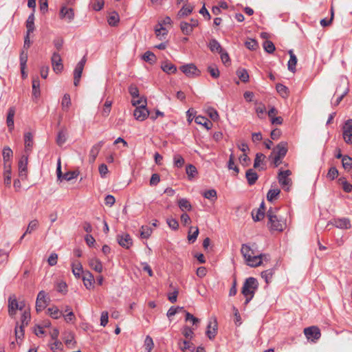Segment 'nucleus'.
I'll return each instance as SVG.
<instances>
[{"label": "nucleus", "instance_id": "nucleus-58", "mask_svg": "<svg viewBox=\"0 0 352 352\" xmlns=\"http://www.w3.org/2000/svg\"><path fill=\"white\" fill-rule=\"evenodd\" d=\"M174 165L177 168H181L184 164V159L182 155L176 154L173 157Z\"/></svg>", "mask_w": 352, "mask_h": 352}, {"label": "nucleus", "instance_id": "nucleus-26", "mask_svg": "<svg viewBox=\"0 0 352 352\" xmlns=\"http://www.w3.org/2000/svg\"><path fill=\"white\" fill-rule=\"evenodd\" d=\"M34 12H32L27 21H26V28H27V33L28 34H30L31 33H32L35 29V27H34Z\"/></svg>", "mask_w": 352, "mask_h": 352}, {"label": "nucleus", "instance_id": "nucleus-51", "mask_svg": "<svg viewBox=\"0 0 352 352\" xmlns=\"http://www.w3.org/2000/svg\"><path fill=\"white\" fill-rule=\"evenodd\" d=\"M264 216H265V212L261 209H257L256 211V213H255L254 210H253L252 212V217L254 221H261V219H263Z\"/></svg>", "mask_w": 352, "mask_h": 352}, {"label": "nucleus", "instance_id": "nucleus-23", "mask_svg": "<svg viewBox=\"0 0 352 352\" xmlns=\"http://www.w3.org/2000/svg\"><path fill=\"white\" fill-rule=\"evenodd\" d=\"M24 144L25 152H30L33 146V136L30 132L25 133Z\"/></svg>", "mask_w": 352, "mask_h": 352}, {"label": "nucleus", "instance_id": "nucleus-60", "mask_svg": "<svg viewBox=\"0 0 352 352\" xmlns=\"http://www.w3.org/2000/svg\"><path fill=\"white\" fill-rule=\"evenodd\" d=\"M207 114L213 121H217L219 119V113L214 108H208Z\"/></svg>", "mask_w": 352, "mask_h": 352}, {"label": "nucleus", "instance_id": "nucleus-62", "mask_svg": "<svg viewBox=\"0 0 352 352\" xmlns=\"http://www.w3.org/2000/svg\"><path fill=\"white\" fill-rule=\"evenodd\" d=\"M166 223L168 225V226L174 230H177L179 228V223L175 219L168 218L166 220Z\"/></svg>", "mask_w": 352, "mask_h": 352}, {"label": "nucleus", "instance_id": "nucleus-56", "mask_svg": "<svg viewBox=\"0 0 352 352\" xmlns=\"http://www.w3.org/2000/svg\"><path fill=\"white\" fill-rule=\"evenodd\" d=\"M144 346L146 352H151L152 349L153 348L154 344L153 339L151 336H147L144 340Z\"/></svg>", "mask_w": 352, "mask_h": 352}, {"label": "nucleus", "instance_id": "nucleus-41", "mask_svg": "<svg viewBox=\"0 0 352 352\" xmlns=\"http://www.w3.org/2000/svg\"><path fill=\"white\" fill-rule=\"evenodd\" d=\"M47 311L50 316L54 319H58L63 316L62 311H60L56 307L48 308Z\"/></svg>", "mask_w": 352, "mask_h": 352}, {"label": "nucleus", "instance_id": "nucleus-64", "mask_svg": "<svg viewBox=\"0 0 352 352\" xmlns=\"http://www.w3.org/2000/svg\"><path fill=\"white\" fill-rule=\"evenodd\" d=\"M129 92L132 96L133 99L139 98V90L138 87L135 85H131L129 87Z\"/></svg>", "mask_w": 352, "mask_h": 352}, {"label": "nucleus", "instance_id": "nucleus-61", "mask_svg": "<svg viewBox=\"0 0 352 352\" xmlns=\"http://www.w3.org/2000/svg\"><path fill=\"white\" fill-rule=\"evenodd\" d=\"M30 320V314L28 311H25L21 317V324L24 327L25 325H28L29 321Z\"/></svg>", "mask_w": 352, "mask_h": 352}, {"label": "nucleus", "instance_id": "nucleus-3", "mask_svg": "<svg viewBox=\"0 0 352 352\" xmlns=\"http://www.w3.org/2000/svg\"><path fill=\"white\" fill-rule=\"evenodd\" d=\"M287 142H280L273 148L269 159L272 160L275 167L278 166L282 163V160L287 153Z\"/></svg>", "mask_w": 352, "mask_h": 352}, {"label": "nucleus", "instance_id": "nucleus-42", "mask_svg": "<svg viewBox=\"0 0 352 352\" xmlns=\"http://www.w3.org/2000/svg\"><path fill=\"white\" fill-rule=\"evenodd\" d=\"M280 190L278 188L270 189L267 194V199L268 201L272 202L278 195L280 194Z\"/></svg>", "mask_w": 352, "mask_h": 352}, {"label": "nucleus", "instance_id": "nucleus-46", "mask_svg": "<svg viewBox=\"0 0 352 352\" xmlns=\"http://www.w3.org/2000/svg\"><path fill=\"white\" fill-rule=\"evenodd\" d=\"M6 170L4 172V184L6 186H10L11 184V167L10 164H9L6 168L5 167Z\"/></svg>", "mask_w": 352, "mask_h": 352}, {"label": "nucleus", "instance_id": "nucleus-1", "mask_svg": "<svg viewBox=\"0 0 352 352\" xmlns=\"http://www.w3.org/2000/svg\"><path fill=\"white\" fill-rule=\"evenodd\" d=\"M256 244L250 246L248 244H243L241 248V252L247 264L250 267H256L263 264V261H268L270 256L265 254H258L254 247Z\"/></svg>", "mask_w": 352, "mask_h": 352}, {"label": "nucleus", "instance_id": "nucleus-4", "mask_svg": "<svg viewBox=\"0 0 352 352\" xmlns=\"http://www.w3.org/2000/svg\"><path fill=\"white\" fill-rule=\"evenodd\" d=\"M258 283L255 278H248L243 283L241 293L245 297V305H248L253 298L255 292L258 289Z\"/></svg>", "mask_w": 352, "mask_h": 352}, {"label": "nucleus", "instance_id": "nucleus-8", "mask_svg": "<svg viewBox=\"0 0 352 352\" xmlns=\"http://www.w3.org/2000/svg\"><path fill=\"white\" fill-rule=\"evenodd\" d=\"M49 298H47V294L44 291L38 292L36 300V310L37 312L43 310L48 304Z\"/></svg>", "mask_w": 352, "mask_h": 352}, {"label": "nucleus", "instance_id": "nucleus-13", "mask_svg": "<svg viewBox=\"0 0 352 352\" xmlns=\"http://www.w3.org/2000/svg\"><path fill=\"white\" fill-rule=\"evenodd\" d=\"M104 144V142L103 140L98 142L96 144H94L89 152V162L90 163H94L101 149V148L103 146Z\"/></svg>", "mask_w": 352, "mask_h": 352}, {"label": "nucleus", "instance_id": "nucleus-59", "mask_svg": "<svg viewBox=\"0 0 352 352\" xmlns=\"http://www.w3.org/2000/svg\"><path fill=\"white\" fill-rule=\"evenodd\" d=\"M50 348L54 351H62L63 344L58 340H53V342L50 343Z\"/></svg>", "mask_w": 352, "mask_h": 352}, {"label": "nucleus", "instance_id": "nucleus-12", "mask_svg": "<svg viewBox=\"0 0 352 352\" xmlns=\"http://www.w3.org/2000/svg\"><path fill=\"white\" fill-rule=\"evenodd\" d=\"M22 310L23 307H19V303L17 302L15 296H10L8 298V313L10 316L16 314V310Z\"/></svg>", "mask_w": 352, "mask_h": 352}, {"label": "nucleus", "instance_id": "nucleus-10", "mask_svg": "<svg viewBox=\"0 0 352 352\" xmlns=\"http://www.w3.org/2000/svg\"><path fill=\"white\" fill-rule=\"evenodd\" d=\"M343 138L348 144H352V119L345 122L343 126Z\"/></svg>", "mask_w": 352, "mask_h": 352}, {"label": "nucleus", "instance_id": "nucleus-17", "mask_svg": "<svg viewBox=\"0 0 352 352\" xmlns=\"http://www.w3.org/2000/svg\"><path fill=\"white\" fill-rule=\"evenodd\" d=\"M88 264L89 266L96 272L100 273L102 272V264L98 258L96 257L89 258Z\"/></svg>", "mask_w": 352, "mask_h": 352}, {"label": "nucleus", "instance_id": "nucleus-30", "mask_svg": "<svg viewBox=\"0 0 352 352\" xmlns=\"http://www.w3.org/2000/svg\"><path fill=\"white\" fill-rule=\"evenodd\" d=\"M38 220L34 219V220L31 221L29 223L25 233L21 237V240H22L24 238L25 234H31L33 231L36 230L38 228Z\"/></svg>", "mask_w": 352, "mask_h": 352}, {"label": "nucleus", "instance_id": "nucleus-40", "mask_svg": "<svg viewBox=\"0 0 352 352\" xmlns=\"http://www.w3.org/2000/svg\"><path fill=\"white\" fill-rule=\"evenodd\" d=\"M180 29H181L182 33L185 35H190L193 31V29L191 28L189 23H187L185 21L181 22Z\"/></svg>", "mask_w": 352, "mask_h": 352}, {"label": "nucleus", "instance_id": "nucleus-28", "mask_svg": "<svg viewBox=\"0 0 352 352\" xmlns=\"http://www.w3.org/2000/svg\"><path fill=\"white\" fill-rule=\"evenodd\" d=\"M336 227L341 229H348L351 227V222L349 219L343 218L335 221Z\"/></svg>", "mask_w": 352, "mask_h": 352}, {"label": "nucleus", "instance_id": "nucleus-15", "mask_svg": "<svg viewBox=\"0 0 352 352\" xmlns=\"http://www.w3.org/2000/svg\"><path fill=\"white\" fill-rule=\"evenodd\" d=\"M217 331V322L216 319H214L213 321H209L207 326L206 335L210 340H212L215 337Z\"/></svg>", "mask_w": 352, "mask_h": 352}, {"label": "nucleus", "instance_id": "nucleus-38", "mask_svg": "<svg viewBox=\"0 0 352 352\" xmlns=\"http://www.w3.org/2000/svg\"><path fill=\"white\" fill-rule=\"evenodd\" d=\"M186 172L190 180L194 178L195 176L197 174V170L196 167L192 164H188L186 166Z\"/></svg>", "mask_w": 352, "mask_h": 352}, {"label": "nucleus", "instance_id": "nucleus-36", "mask_svg": "<svg viewBox=\"0 0 352 352\" xmlns=\"http://www.w3.org/2000/svg\"><path fill=\"white\" fill-rule=\"evenodd\" d=\"M234 160H235V157H234V154L232 153L229 157V160L228 162V168L229 170H233L235 172L236 175H237L239 172V169L238 166L234 164Z\"/></svg>", "mask_w": 352, "mask_h": 352}, {"label": "nucleus", "instance_id": "nucleus-11", "mask_svg": "<svg viewBox=\"0 0 352 352\" xmlns=\"http://www.w3.org/2000/svg\"><path fill=\"white\" fill-rule=\"evenodd\" d=\"M28 155H22L19 162V175L22 179L27 177Z\"/></svg>", "mask_w": 352, "mask_h": 352}, {"label": "nucleus", "instance_id": "nucleus-25", "mask_svg": "<svg viewBox=\"0 0 352 352\" xmlns=\"http://www.w3.org/2000/svg\"><path fill=\"white\" fill-rule=\"evenodd\" d=\"M195 122L198 124L204 126L207 129H210L212 126V122L208 118L201 116H196Z\"/></svg>", "mask_w": 352, "mask_h": 352}, {"label": "nucleus", "instance_id": "nucleus-29", "mask_svg": "<svg viewBox=\"0 0 352 352\" xmlns=\"http://www.w3.org/2000/svg\"><path fill=\"white\" fill-rule=\"evenodd\" d=\"M178 206L182 211H190L192 206L189 201L185 198H181L178 200Z\"/></svg>", "mask_w": 352, "mask_h": 352}, {"label": "nucleus", "instance_id": "nucleus-19", "mask_svg": "<svg viewBox=\"0 0 352 352\" xmlns=\"http://www.w3.org/2000/svg\"><path fill=\"white\" fill-rule=\"evenodd\" d=\"M67 139V131L65 127H63L58 133L56 139V144L61 146H63Z\"/></svg>", "mask_w": 352, "mask_h": 352}, {"label": "nucleus", "instance_id": "nucleus-24", "mask_svg": "<svg viewBox=\"0 0 352 352\" xmlns=\"http://www.w3.org/2000/svg\"><path fill=\"white\" fill-rule=\"evenodd\" d=\"M2 155L4 161L5 167L6 168V166H8V162L12 157L13 152L10 147L6 146L3 149Z\"/></svg>", "mask_w": 352, "mask_h": 352}, {"label": "nucleus", "instance_id": "nucleus-48", "mask_svg": "<svg viewBox=\"0 0 352 352\" xmlns=\"http://www.w3.org/2000/svg\"><path fill=\"white\" fill-rule=\"evenodd\" d=\"M236 75L238 76L239 78L243 82H246L249 80V74L248 72L244 69L237 70Z\"/></svg>", "mask_w": 352, "mask_h": 352}, {"label": "nucleus", "instance_id": "nucleus-43", "mask_svg": "<svg viewBox=\"0 0 352 352\" xmlns=\"http://www.w3.org/2000/svg\"><path fill=\"white\" fill-rule=\"evenodd\" d=\"M120 21V17L118 13L113 12L108 18V23L111 26H116Z\"/></svg>", "mask_w": 352, "mask_h": 352}, {"label": "nucleus", "instance_id": "nucleus-53", "mask_svg": "<svg viewBox=\"0 0 352 352\" xmlns=\"http://www.w3.org/2000/svg\"><path fill=\"white\" fill-rule=\"evenodd\" d=\"M112 104V101L109 100L108 99L105 101L103 109L102 111V115L104 117H107L111 111V107Z\"/></svg>", "mask_w": 352, "mask_h": 352}, {"label": "nucleus", "instance_id": "nucleus-22", "mask_svg": "<svg viewBox=\"0 0 352 352\" xmlns=\"http://www.w3.org/2000/svg\"><path fill=\"white\" fill-rule=\"evenodd\" d=\"M245 177L247 179L248 184L252 186L256 183L258 178V176L253 169L250 168L246 171Z\"/></svg>", "mask_w": 352, "mask_h": 352}, {"label": "nucleus", "instance_id": "nucleus-45", "mask_svg": "<svg viewBox=\"0 0 352 352\" xmlns=\"http://www.w3.org/2000/svg\"><path fill=\"white\" fill-rule=\"evenodd\" d=\"M40 83L38 78H33L32 80V94L33 96L37 98L40 95Z\"/></svg>", "mask_w": 352, "mask_h": 352}, {"label": "nucleus", "instance_id": "nucleus-63", "mask_svg": "<svg viewBox=\"0 0 352 352\" xmlns=\"http://www.w3.org/2000/svg\"><path fill=\"white\" fill-rule=\"evenodd\" d=\"M182 334L185 336L186 338L191 339L194 335V333L193 330L190 327L186 326L182 330Z\"/></svg>", "mask_w": 352, "mask_h": 352}, {"label": "nucleus", "instance_id": "nucleus-34", "mask_svg": "<svg viewBox=\"0 0 352 352\" xmlns=\"http://www.w3.org/2000/svg\"><path fill=\"white\" fill-rule=\"evenodd\" d=\"M142 59L148 63L153 65L155 63L156 56L153 52L147 51L142 55Z\"/></svg>", "mask_w": 352, "mask_h": 352}, {"label": "nucleus", "instance_id": "nucleus-31", "mask_svg": "<svg viewBox=\"0 0 352 352\" xmlns=\"http://www.w3.org/2000/svg\"><path fill=\"white\" fill-rule=\"evenodd\" d=\"M155 32L156 36L158 37L160 39L164 38V36H166L168 34L167 30L164 27H162V23H157V25H156L155 28Z\"/></svg>", "mask_w": 352, "mask_h": 352}, {"label": "nucleus", "instance_id": "nucleus-9", "mask_svg": "<svg viewBox=\"0 0 352 352\" xmlns=\"http://www.w3.org/2000/svg\"><path fill=\"white\" fill-rule=\"evenodd\" d=\"M74 11L71 8L67 6H62L59 12V17L60 19L66 21L67 23H71L74 19Z\"/></svg>", "mask_w": 352, "mask_h": 352}, {"label": "nucleus", "instance_id": "nucleus-35", "mask_svg": "<svg viewBox=\"0 0 352 352\" xmlns=\"http://www.w3.org/2000/svg\"><path fill=\"white\" fill-rule=\"evenodd\" d=\"M83 67H76L74 71V85L77 87L79 85L80 80L82 74Z\"/></svg>", "mask_w": 352, "mask_h": 352}, {"label": "nucleus", "instance_id": "nucleus-16", "mask_svg": "<svg viewBox=\"0 0 352 352\" xmlns=\"http://www.w3.org/2000/svg\"><path fill=\"white\" fill-rule=\"evenodd\" d=\"M82 281L84 285L87 289H91V288H93L94 277L90 272L86 271L84 272V274L82 276Z\"/></svg>", "mask_w": 352, "mask_h": 352}, {"label": "nucleus", "instance_id": "nucleus-21", "mask_svg": "<svg viewBox=\"0 0 352 352\" xmlns=\"http://www.w3.org/2000/svg\"><path fill=\"white\" fill-rule=\"evenodd\" d=\"M15 115V108L14 107H10L8 111L6 123L10 131L14 129V117Z\"/></svg>", "mask_w": 352, "mask_h": 352}, {"label": "nucleus", "instance_id": "nucleus-14", "mask_svg": "<svg viewBox=\"0 0 352 352\" xmlns=\"http://www.w3.org/2000/svg\"><path fill=\"white\" fill-rule=\"evenodd\" d=\"M117 241L120 246L126 249H129L133 244L132 239L127 233L118 235Z\"/></svg>", "mask_w": 352, "mask_h": 352}, {"label": "nucleus", "instance_id": "nucleus-39", "mask_svg": "<svg viewBox=\"0 0 352 352\" xmlns=\"http://www.w3.org/2000/svg\"><path fill=\"white\" fill-rule=\"evenodd\" d=\"M153 232L152 229L147 226H142L140 228V237L148 239Z\"/></svg>", "mask_w": 352, "mask_h": 352}, {"label": "nucleus", "instance_id": "nucleus-18", "mask_svg": "<svg viewBox=\"0 0 352 352\" xmlns=\"http://www.w3.org/2000/svg\"><path fill=\"white\" fill-rule=\"evenodd\" d=\"M182 72L188 77L193 78L200 75L201 71L198 67H179Z\"/></svg>", "mask_w": 352, "mask_h": 352}, {"label": "nucleus", "instance_id": "nucleus-20", "mask_svg": "<svg viewBox=\"0 0 352 352\" xmlns=\"http://www.w3.org/2000/svg\"><path fill=\"white\" fill-rule=\"evenodd\" d=\"M341 82L345 85V88L342 92V94L336 99L335 102L333 103L334 106H338L340 102L343 100V98L348 94L349 92V82L346 78H342Z\"/></svg>", "mask_w": 352, "mask_h": 352}, {"label": "nucleus", "instance_id": "nucleus-7", "mask_svg": "<svg viewBox=\"0 0 352 352\" xmlns=\"http://www.w3.org/2000/svg\"><path fill=\"white\" fill-rule=\"evenodd\" d=\"M304 333L307 338L312 342H316L318 340L320 336L321 333L320 329L316 326H311L309 327H307L304 329Z\"/></svg>", "mask_w": 352, "mask_h": 352}, {"label": "nucleus", "instance_id": "nucleus-47", "mask_svg": "<svg viewBox=\"0 0 352 352\" xmlns=\"http://www.w3.org/2000/svg\"><path fill=\"white\" fill-rule=\"evenodd\" d=\"M61 105L63 109L67 111L71 105V98L68 94H65L62 99Z\"/></svg>", "mask_w": 352, "mask_h": 352}, {"label": "nucleus", "instance_id": "nucleus-49", "mask_svg": "<svg viewBox=\"0 0 352 352\" xmlns=\"http://www.w3.org/2000/svg\"><path fill=\"white\" fill-rule=\"evenodd\" d=\"M342 164L344 169H351L352 168V158L349 155H344L342 160Z\"/></svg>", "mask_w": 352, "mask_h": 352}, {"label": "nucleus", "instance_id": "nucleus-5", "mask_svg": "<svg viewBox=\"0 0 352 352\" xmlns=\"http://www.w3.org/2000/svg\"><path fill=\"white\" fill-rule=\"evenodd\" d=\"M291 174L292 172L289 170H280L278 173V182L282 188L286 191L289 190L292 185V179L289 177Z\"/></svg>", "mask_w": 352, "mask_h": 352}, {"label": "nucleus", "instance_id": "nucleus-54", "mask_svg": "<svg viewBox=\"0 0 352 352\" xmlns=\"http://www.w3.org/2000/svg\"><path fill=\"white\" fill-rule=\"evenodd\" d=\"M273 274L274 270L272 269H269L261 272V277L265 279L266 283H269L271 281Z\"/></svg>", "mask_w": 352, "mask_h": 352}, {"label": "nucleus", "instance_id": "nucleus-50", "mask_svg": "<svg viewBox=\"0 0 352 352\" xmlns=\"http://www.w3.org/2000/svg\"><path fill=\"white\" fill-rule=\"evenodd\" d=\"M265 51L269 54H272L275 50V46L274 43L270 41H265L263 44Z\"/></svg>", "mask_w": 352, "mask_h": 352}, {"label": "nucleus", "instance_id": "nucleus-37", "mask_svg": "<svg viewBox=\"0 0 352 352\" xmlns=\"http://www.w3.org/2000/svg\"><path fill=\"white\" fill-rule=\"evenodd\" d=\"M209 47L212 52L219 53L223 50L220 43L216 39H212L210 41Z\"/></svg>", "mask_w": 352, "mask_h": 352}, {"label": "nucleus", "instance_id": "nucleus-52", "mask_svg": "<svg viewBox=\"0 0 352 352\" xmlns=\"http://www.w3.org/2000/svg\"><path fill=\"white\" fill-rule=\"evenodd\" d=\"M192 12V7L188 6L185 7L183 6L182 9L178 12L177 16L179 18H182L186 16H188Z\"/></svg>", "mask_w": 352, "mask_h": 352}, {"label": "nucleus", "instance_id": "nucleus-27", "mask_svg": "<svg viewBox=\"0 0 352 352\" xmlns=\"http://www.w3.org/2000/svg\"><path fill=\"white\" fill-rule=\"evenodd\" d=\"M265 155L261 153H258L256 154V157L254 162V168H260V170H265V168L263 166H261V164H263L264 160L265 159Z\"/></svg>", "mask_w": 352, "mask_h": 352}, {"label": "nucleus", "instance_id": "nucleus-55", "mask_svg": "<svg viewBox=\"0 0 352 352\" xmlns=\"http://www.w3.org/2000/svg\"><path fill=\"white\" fill-rule=\"evenodd\" d=\"M52 66H63L62 59L58 53L54 52L52 56Z\"/></svg>", "mask_w": 352, "mask_h": 352}, {"label": "nucleus", "instance_id": "nucleus-2", "mask_svg": "<svg viewBox=\"0 0 352 352\" xmlns=\"http://www.w3.org/2000/svg\"><path fill=\"white\" fill-rule=\"evenodd\" d=\"M278 208H270L267 212V226L270 230L282 232L286 228V222L276 215Z\"/></svg>", "mask_w": 352, "mask_h": 352}, {"label": "nucleus", "instance_id": "nucleus-44", "mask_svg": "<svg viewBox=\"0 0 352 352\" xmlns=\"http://www.w3.org/2000/svg\"><path fill=\"white\" fill-rule=\"evenodd\" d=\"M277 92L281 97L286 98L288 96V89L286 86L282 84H278L276 87Z\"/></svg>", "mask_w": 352, "mask_h": 352}, {"label": "nucleus", "instance_id": "nucleus-33", "mask_svg": "<svg viewBox=\"0 0 352 352\" xmlns=\"http://www.w3.org/2000/svg\"><path fill=\"white\" fill-rule=\"evenodd\" d=\"M199 228L197 227H190L188 232V239L190 243H194L198 236Z\"/></svg>", "mask_w": 352, "mask_h": 352}, {"label": "nucleus", "instance_id": "nucleus-57", "mask_svg": "<svg viewBox=\"0 0 352 352\" xmlns=\"http://www.w3.org/2000/svg\"><path fill=\"white\" fill-rule=\"evenodd\" d=\"M245 45L250 50H255L258 47V43L254 39L249 38L245 42Z\"/></svg>", "mask_w": 352, "mask_h": 352}, {"label": "nucleus", "instance_id": "nucleus-32", "mask_svg": "<svg viewBox=\"0 0 352 352\" xmlns=\"http://www.w3.org/2000/svg\"><path fill=\"white\" fill-rule=\"evenodd\" d=\"M182 344H179V348L183 352H194L195 350L193 344L190 341L184 340Z\"/></svg>", "mask_w": 352, "mask_h": 352}, {"label": "nucleus", "instance_id": "nucleus-6", "mask_svg": "<svg viewBox=\"0 0 352 352\" xmlns=\"http://www.w3.org/2000/svg\"><path fill=\"white\" fill-rule=\"evenodd\" d=\"M146 101L144 100V104H140V106L136 107L135 109L133 112V116L135 118L139 121H144L147 118L149 115V111L146 107Z\"/></svg>", "mask_w": 352, "mask_h": 352}]
</instances>
